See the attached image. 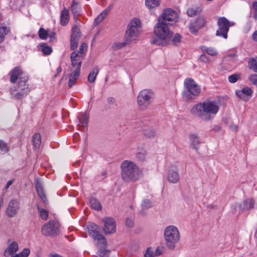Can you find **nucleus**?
Masks as SVG:
<instances>
[{
	"instance_id": "69168bd1",
	"label": "nucleus",
	"mask_w": 257,
	"mask_h": 257,
	"mask_svg": "<svg viewBox=\"0 0 257 257\" xmlns=\"http://www.w3.org/2000/svg\"><path fill=\"white\" fill-rule=\"evenodd\" d=\"M52 257H63V256L58 254L56 253V254H53Z\"/></svg>"
},
{
	"instance_id": "4468645a",
	"label": "nucleus",
	"mask_w": 257,
	"mask_h": 257,
	"mask_svg": "<svg viewBox=\"0 0 257 257\" xmlns=\"http://www.w3.org/2000/svg\"><path fill=\"white\" fill-rule=\"evenodd\" d=\"M10 82L12 83H15L17 80L21 79V77L24 76H28L24 73L21 68L18 66L14 68L10 72Z\"/></svg>"
},
{
	"instance_id": "49530a36",
	"label": "nucleus",
	"mask_w": 257,
	"mask_h": 257,
	"mask_svg": "<svg viewBox=\"0 0 257 257\" xmlns=\"http://www.w3.org/2000/svg\"><path fill=\"white\" fill-rule=\"evenodd\" d=\"M146 153L145 152H138L136 155V159L139 162H144L146 159Z\"/></svg>"
},
{
	"instance_id": "e2e57ef3",
	"label": "nucleus",
	"mask_w": 257,
	"mask_h": 257,
	"mask_svg": "<svg viewBox=\"0 0 257 257\" xmlns=\"http://www.w3.org/2000/svg\"><path fill=\"white\" fill-rule=\"evenodd\" d=\"M161 253H162L161 250L159 248H157L155 250L154 255H155H155L158 256V255H160V254H161Z\"/></svg>"
},
{
	"instance_id": "9d476101",
	"label": "nucleus",
	"mask_w": 257,
	"mask_h": 257,
	"mask_svg": "<svg viewBox=\"0 0 257 257\" xmlns=\"http://www.w3.org/2000/svg\"><path fill=\"white\" fill-rule=\"evenodd\" d=\"M177 19L178 15L177 13L172 9H167L164 11L162 15L158 18V21L171 26L173 23L177 21Z\"/></svg>"
},
{
	"instance_id": "393cba45",
	"label": "nucleus",
	"mask_w": 257,
	"mask_h": 257,
	"mask_svg": "<svg viewBox=\"0 0 257 257\" xmlns=\"http://www.w3.org/2000/svg\"><path fill=\"white\" fill-rule=\"evenodd\" d=\"M80 70L79 69H75L70 75L68 82V85L71 88L76 82L77 79L80 75Z\"/></svg>"
},
{
	"instance_id": "1a4fd4ad",
	"label": "nucleus",
	"mask_w": 257,
	"mask_h": 257,
	"mask_svg": "<svg viewBox=\"0 0 257 257\" xmlns=\"http://www.w3.org/2000/svg\"><path fill=\"white\" fill-rule=\"evenodd\" d=\"M41 232L45 236H55L58 235L60 231L58 223L54 220L49 221L42 226Z\"/></svg>"
},
{
	"instance_id": "338daca9",
	"label": "nucleus",
	"mask_w": 257,
	"mask_h": 257,
	"mask_svg": "<svg viewBox=\"0 0 257 257\" xmlns=\"http://www.w3.org/2000/svg\"><path fill=\"white\" fill-rule=\"evenodd\" d=\"M57 71L58 72V73H59L60 72H61L62 71V69L60 67H59V68H58V69H57Z\"/></svg>"
},
{
	"instance_id": "f704fd0d",
	"label": "nucleus",
	"mask_w": 257,
	"mask_h": 257,
	"mask_svg": "<svg viewBox=\"0 0 257 257\" xmlns=\"http://www.w3.org/2000/svg\"><path fill=\"white\" fill-rule=\"evenodd\" d=\"M80 37V31L79 27L77 26H74L72 29V33L70 38H78Z\"/></svg>"
},
{
	"instance_id": "6e6d98bb",
	"label": "nucleus",
	"mask_w": 257,
	"mask_h": 257,
	"mask_svg": "<svg viewBox=\"0 0 257 257\" xmlns=\"http://www.w3.org/2000/svg\"><path fill=\"white\" fill-rule=\"evenodd\" d=\"M172 39V42L174 44L179 43L180 41L181 36L179 34H176Z\"/></svg>"
},
{
	"instance_id": "39448f33",
	"label": "nucleus",
	"mask_w": 257,
	"mask_h": 257,
	"mask_svg": "<svg viewBox=\"0 0 257 257\" xmlns=\"http://www.w3.org/2000/svg\"><path fill=\"white\" fill-rule=\"evenodd\" d=\"M185 90L182 92V97L186 101L195 99L201 93L200 86L191 78H187L184 81Z\"/></svg>"
},
{
	"instance_id": "3c124183",
	"label": "nucleus",
	"mask_w": 257,
	"mask_h": 257,
	"mask_svg": "<svg viewBox=\"0 0 257 257\" xmlns=\"http://www.w3.org/2000/svg\"><path fill=\"white\" fill-rule=\"evenodd\" d=\"M144 257H155L154 251L151 247L147 249Z\"/></svg>"
},
{
	"instance_id": "ea45409f",
	"label": "nucleus",
	"mask_w": 257,
	"mask_h": 257,
	"mask_svg": "<svg viewBox=\"0 0 257 257\" xmlns=\"http://www.w3.org/2000/svg\"><path fill=\"white\" fill-rule=\"evenodd\" d=\"M249 68L254 72H257V60L254 58L250 59L248 62Z\"/></svg>"
},
{
	"instance_id": "2eb2a0df",
	"label": "nucleus",
	"mask_w": 257,
	"mask_h": 257,
	"mask_svg": "<svg viewBox=\"0 0 257 257\" xmlns=\"http://www.w3.org/2000/svg\"><path fill=\"white\" fill-rule=\"evenodd\" d=\"M254 201L251 198L247 199L242 203H237L235 205L234 209L238 210L239 212L243 210L251 209L254 207Z\"/></svg>"
},
{
	"instance_id": "6ab92c4d",
	"label": "nucleus",
	"mask_w": 257,
	"mask_h": 257,
	"mask_svg": "<svg viewBox=\"0 0 257 257\" xmlns=\"http://www.w3.org/2000/svg\"><path fill=\"white\" fill-rule=\"evenodd\" d=\"M19 209V202L16 199L12 200L6 209L7 214L10 217L14 216Z\"/></svg>"
},
{
	"instance_id": "79ce46f5",
	"label": "nucleus",
	"mask_w": 257,
	"mask_h": 257,
	"mask_svg": "<svg viewBox=\"0 0 257 257\" xmlns=\"http://www.w3.org/2000/svg\"><path fill=\"white\" fill-rule=\"evenodd\" d=\"M241 78V74L234 73L229 76L228 79L230 83H235L239 80Z\"/></svg>"
},
{
	"instance_id": "cd10ccee",
	"label": "nucleus",
	"mask_w": 257,
	"mask_h": 257,
	"mask_svg": "<svg viewBox=\"0 0 257 257\" xmlns=\"http://www.w3.org/2000/svg\"><path fill=\"white\" fill-rule=\"evenodd\" d=\"M98 73V69L97 67L95 66L93 68V70L89 74L88 76V81L89 83H94L95 81L97 75Z\"/></svg>"
},
{
	"instance_id": "f3484780",
	"label": "nucleus",
	"mask_w": 257,
	"mask_h": 257,
	"mask_svg": "<svg viewBox=\"0 0 257 257\" xmlns=\"http://www.w3.org/2000/svg\"><path fill=\"white\" fill-rule=\"evenodd\" d=\"M180 175L177 171L174 168H170L167 173V180L171 184H177L180 181Z\"/></svg>"
},
{
	"instance_id": "c756f323",
	"label": "nucleus",
	"mask_w": 257,
	"mask_h": 257,
	"mask_svg": "<svg viewBox=\"0 0 257 257\" xmlns=\"http://www.w3.org/2000/svg\"><path fill=\"white\" fill-rule=\"evenodd\" d=\"M202 12L200 7L191 8L187 11V14L189 17H193L199 14Z\"/></svg>"
},
{
	"instance_id": "a19ab883",
	"label": "nucleus",
	"mask_w": 257,
	"mask_h": 257,
	"mask_svg": "<svg viewBox=\"0 0 257 257\" xmlns=\"http://www.w3.org/2000/svg\"><path fill=\"white\" fill-rule=\"evenodd\" d=\"M42 47V51L45 55H49L52 52V49L51 47L47 46L44 43L40 44Z\"/></svg>"
},
{
	"instance_id": "c9c22d12",
	"label": "nucleus",
	"mask_w": 257,
	"mask_h": 257,
	"mask_svg": "<svg viewBox=\"0 0 257 257\" xmlns=\"http://www.w3.org/2000/svg\"><path fill=\"white\" fill-rule=\"evenodd\" d=\"M194 22L196 23V25L201 29L205 26L206 23V19L204 16H201L197 18Z\"/></svg>"
},
{
	"instance_id": "5fc2aeb1",
	"label": "nucleus",
	"mask_w": 257,
	"mask_h": 257,
	"mask_svg": "<svg viewBox=\"0 0 257 257\" xmlns=\"http://www.w3.org/2000/svg\"><path fill=\"white\" fill-rule=\"evenodd\" d=\"M199 60L203 63H207L209 61V58L205 54H202L200 55Z\"/></svg>"
},
{
	"instance_id": "aec40b11",
	"label": "nucleus",
	"mask_w": 257,
	"mask_h": 257,
	"mask_svg": "<svg viewBox=\"0 0 257 257\" xmlns=\"http://www.w3.org/2000/svg\"><path fill=\"white\" fill-rule=\"evenodd\" d=\"M8 243L10 244L8 246L7 248L5 249L4 251V255L6 257H9L10 256H12L15 255L16 252L19 249L18 244L16 241H13L11 242V239L8 240Z\"/></svg>"
},
{
	"instance_id": "6e6552de",
	"label": "nucleus",
	"mask_w": 257,
	"mask_h": 257,
	"mask_svg": "<svg viewBox=\"0 0 257 257\" xmlns=\"http://www.w3.org/2000/svg\"><path fill=\"white\" fill-rule=\"evenodd\" d=\"M218 29L216 32V35L218 37L227 38V33L230 27L234 26L235 23L233 22L229 21L225 17H222L219 18L217 22Z\"/></svg>"
},
{
	"instance_id": "f8f14e48",
	"label": "nucleus",
	"mask_w": 257,
	"mask_h": 257,
	"mask_svg": "<svg viewBox=\"0 0 257 257\" xmlns=\"http://www.w3.org/2000/svg\"><path fill=\"white\" fill-rule=\"evenodd\" d=\"M98 227L96 224L91 223L88 226V232L94 239L97 240V244L102 246H105L106 245L105 238L100 234L97 230Z\"/></svg>"
},
{
	"instance_id": "774afa93",
	"label": "nucleus",
	"mask_w": 257,
	"mask_h": 257,
	"mask_svg": "<svg viewBox=\"0 0 257 257\" xmlns=\"http://www.w3.org/2000/svg\"><path fill=\"white\" fill-rule=\"evenodd\" d=\"M232 129L234 130L235 131H237V127L236 126V125H234V126L232 127Z\"/></svg>"
},
{
	"instance_id": "0eeeda50",
	"label": "nucleus",
	"mask_w": 257,
	"mask_h": 257,
	"mask_svg": "<svg viewBox=\"0 0 257 257\" xmlns=\"http://www.w3.org/2000/svg\"><path fill=\"white\" fill-rule=\"evenodd\" d=\"M141 21L137 18L133 19L128 24L125 34V40L128 42L136 41L140 32Z\"/></svg>"
},
{
	"instance_id": "bf43d9fd",
	"label": "nucleus",
	"mask_w": 257,
	"mask_h": 257,
	"mask_svg": "<svg viewBox=\"0 0 257 257\" xmlns=\"http://www.w3.org/2000/svg\"><path fill=\"white\" fill-rule=\"evenodd\" d=\"M107 101L108 104H112L114 103L115 100L114 98H113L112 97H109L107 98Z\"/></svg>"
},
{
	"instance_id": "4d7b16f0",
	"label": "nucleus",
	"mask_w": 257,
	"mask_h": 257,
	"mask_svg": "<svg viewBox=\"0 0 257 257\" xmlns=\"http://www.w3.org/2000/svg\"><path fill=\"white\" fill-rule=\"evenodd\" d=\"M252 8L254 10V18L257 20V1L253 2Z\"/></svg>"
},
{
	"instance_id": "72a5a7b5",
	"label": "nucleus",
	"mask_w": 257,
	"mask_h": 257,
	"mask_svg": "<svg viewBox=\"0 0 257 257\" xmlns=\"http://www.w3.org/2000/svg\"><path fill=\"white\" fill-rule=\"evenodd\" d=\"M71 10L74 16L79 15L80 12V8L78 4L73 1L71 5Z\"/></svg>"
},
{
	"instance_id": "f257e3e1",
	"label": "nucleus",
	"mask_w": 257,
	"mask_h": 257,
	"mask_svg": "<svg viewBox=\"0 0 257 257\" xmlns=\"http://www.w3.org/2000/svg\"><path fill=\"white\" fill-rule=\"evenodd\" d=\"M219 107L214 100H206L192 106L190 113L200 119L208 121L213 119L218 112Z\"/></svg>"
},
{
	"instance_id": "37998d69",
	"label": "nucleus",
	"mask_w": 257,
	"mask_h": 257,
	"mask_svg": "<svg viewBox=\"0 0 257 257\" xmlns=\"http://www.w3.org/2000/svg\"><path fill=\"white\" fill-rule=\"evenodd\" d=\"M141 206L143 210H147L152 207V203L150 200L146 199L143 200Z\"/></svg>"
},
{
	"instance_id": "680f3d73",
	"label": "nucleus",
	"mask_w": 257,
	"mask_h": 257,
	"mask_svg": "<svg viewBox=\"0 0 257 257\" xmlns=\"http://www.w3.org/2000/svg\"><path fill=\"white\" fill-rule=\"evenodd\" d=\"M252 39L255 41L257 42V30L255 31L252 35Z\"/></svg>"
},
{
	"instance_id": "b1692460",
	"label": "nucleus",
	"mask_w": 257,
	"mask_h": 257,
	"mask_svg": "<svg viewBox=\"0 0 257 257\" xmlns=\"http://www.w3.org/2000/svg\"><path fill=\"white\" fill-rule=\"evenodd\" d=\"M35 187L38 196L44 203L47 204L48 201L42 184L37 182L35 185Z\"/></svg>"
},
{
	"instance_id": "c03bdc74",
	"label": "nucleus",
	"mask_w": 257,
	"mask_h": 257,
	"mask_svg": "<svg viewBox=\"0 0 257 257\" xmlns=\"http://www.w3.org/2000/svg\"><path fill=\"white\" fill-rule=\"evenodd\" d=\"M131 43V42H128L127 41H125L124 38L123 42L115 43L113 45V48L115 50L120 49L126 46L127 44Z\"/></svg>"
},
{
	"instance_id": "20e7f679",
	"label": "nucleus",
	"mask_w": 257,
	"mask_h": 257,
	"mask_svg": "<svg viewBox=\"0 0 257 257\" xmlns=\"http://www.w3.org/2000/svg\"><path fill=\"white\" fill-rule=\"evenodd\" d=\"M28 76L21 77L18 80L17 85L10 88V92L12 97L16 99H20L27 96L30 91L29 85L28 83Z\"/></svg>"
},
{
	"instance_id": "c85d7f7f",
	"label": "nucleus",
	"mask_w": 257,
	"mask_h": 257,
	"mask_svg": "<svg viewBox=\"0 0 257 257\" xmlns=\"http://www.w3.org/2000/svg\"><path fill=\"white\" fill-rule=\"evenodd\" d=\"M89 203L90 207L98 211L101 210L102 206L101 204L96 199L93 198H91L90 199Z\"/></svg>"
},
{
	"instance_id": "f03ea898",
	"label": "nucleus",
	"mask_w": 257,
	"mask_h": 257,
	"mask_svg": "<svg viewBox=\"0 0 257 257\" xmlns=\"http://www.w3.org/2000/svg\"><path fill=\"white\" fill-rule=\"evenodd\" d=\"M122 180L125 183L135 182L143 177V171L134 162L123 161L120 166Z\"/></svg>"
},
{
	"instance_id": "2f4dec72",
	"label": "nucleus",
	"mask_w": 257,
	"mask_h": 257,
	"mask_svg": "<svg viewBox=\"0 0 257 257\" xmlns=\"http://www.w3.org/2000/svg\"><path fill=\"white\" fill-rule=\"evenodd\" d=\"M10 31L9 27L6 26L0 27V43H2L4 41L5 36L9 33Z\"/></svg>"
},
{
	"instance_id": "13d9d810",
	"label": "nucleus",
	"mask_w": 257,
	"mask_h": 257,
	"mask_svg": "<svg viewBox=\"0 0 257 257\" xmlns=\"http://www.w3.org/2000/svg\"><path fill=\"white\" fill-rule=\"evenodd\" d=\"M134 224V221L131 218H127L126 220V224L128 227H132Z\"/></svg>"
},
{
	"instance_id": "a211bd4d",
	"label": "nucleus",
	"mask_w": 257,
	"mask_h": 257,
	"mask_svg": "<svg viewBox=\"0 0 257 257\" xmlns=\"http://www.w3.org/2000/svg\"><path fill=\"white\" fill-rule=\"evenodd\" d=\"M82 56L76 51L73 52L70 55L71 65L73 67H76L75 69L80 70L82 63Z\"/></svg>"
},
{
	"instance_id": "dca6fc26",
	"label": "nucleus",
	"mask_w": 257,
	"mask_h": 257,
	"mask_svg": "<svg viewBox=\"0 0 257 257\" xmlns=\"http://www.w3.org/2000/svg\"><path fill=\"white\" fill-rule=\"evenodd\" d=\"M252 90L249 87H245L235 91L236 95L244 101H248L251 97Z\"/></svg>"
},
{
	"instance_id": "5701e85b",
	"label": "nucleus",
	"mask_w": 257,
	"mask_h": 257,
	"mask_svg": "<svg viewBox=\"0 0 257 257\" xmlns=\"http://www.w3.org/2000/svg\"><path fill=\"white\" fill-rule=\"evenodd\" d=\"M79 127H83L84 128L87 127L89 115L87 113H81L79 115Z\"/></svg>"
},
{
	"instance_id": "412c9836",
	"label": "nucleus",
	"mask_w": 257,
	"mask_h": 257,
	"mask_svg": "<svg viewBox=\"0 0 257 257\" xmlns=\"http://www.w3.org/2000/svg\"><path fill=\"white\" fill-rule=\"evenodd\" d=\"M60 24L63 26H65L68 23L69 20V12L64 8L60 13Z\"/></svg>"
},
{
	"instance_id": "7c9ffc66",
	"label": "nucleus",
	"mask_w": 257,
	"mask_h": 257,
	"mask_svg": "<svg viewBox=\"0 0 257 257\" xmlns=\"http://www.w3.org/2000/svg\"><path fill=\"white\" fill-rule=\"evenodd\" d=\"M160 0H145V4L149 9H152L158 7Z\"/></svg>"
},
{
	"instance_id": "423d86ee",
	"label": "nucleus",
	"mask_w": 257,
	"mask_h": 257,
	"mask_svg": "<svg viewBox=\"0 0 257 257\" xmlns=\"http://www.w3.org/2000/svg\"><path fill=\"white\" fill-rule=\"evenodd\" d=\"M164 234L167 247L170 249H174L180 238L178 228L175 226L169 225L165 229Z\"/></svg>"
},
{
	"instance_id": "603ef678",
	"label": "nucleus",
	"mask_w": 257,
	"mask_h": 257,
	"mask_svg": "<svg viewBox=\"0 0 257 257\" xmlns=\"http://www.w3.org/2000/svg\"><path fill=\"white\" fill-rule=\"evenodd\" d=\"M249 80L252 84L255 85L257 83V74H252L249 77Z\"/></svg>"
},
{
	"instance_id": "bb28decb",
	"label": "nucleus",
	"mask_w": 257,
	"mask_h": 257,
	"mask_svg": "<svg viewBox=\"0 0 257 257\" xmlns=\"http://www.w3.org/2000/svg\"><path fill=\"white\" fill-rule=\"evenodd\" d=\"M200 49L203 52H206L208 55L215 56L218 54L217 50L213 47H207L205 46L202 45L200 47Z\"/></svg>"
},
{
	"instance_id": "4c0bfd02",
	"label": "nucleus",
	"mask_w": 257,
	"mask_h": 257,
	"mask_svg": "<svg viewBox=\"0 0 257 257\" xmlns=\"http://www.w3.org/2000/svg\"><path fill=\"white\" fill-rule=\"evenodd\" d=\"M30 253V249L29 248H25L20 253H15L12 257H28Z\"/></svg>"
},
{
	"instance_id": "0e129e2a",
	"label": "nucleus",
	"mask_w": 257,
	"mask_h": 257,
	"mask_svg": "<svg viewBox=\"0 0 257 257\" xmlns=\"http://www.w3.org/2000/svg\"><path fill=\"white\" fill-rule=\"evenodd\" d=\"M55 33H53L50 35V40H52V39H55Z\"/></svg>"
},
{
	"instance_id": "864d4df0",
	"label": "nucleus",
	"mask_w": 257,
	"mask_h": 257,
	"mask_svg": "<svg viewBox=\"0 0 257 257\" xmlns=\"http://www.w3.org/2000/svg\"><path fill=\"white\" fill-rule=\"evenodd\" d=\"M87 48V45L86 43H82L80 47L79 48V50L78 52L80 55L82 56V54L84 53V51H86Z\"/></svg>"
},
{
	"instance_id": "4be33fe9",
	"label": "nucleus",
	"mask_w": 257,
	"mask_h": 257,
	"mask_svg": "<svg viewBox=\"0 0 257 257\" xmlns=\"http://www.w3.org/2000/svg\"><path fill=\"white\" fill-rule=\"evenodd\" d=\"M189 141L191 144V147L193 149L197 150L201 143L199 137L194 134H191L189 136Z\"/></svg>"
},
{
	"instance_id": "052dcab7",
	"label": "nucleus",
	"mask_w": 257,
	"mask_h": 257,
	"mask_svg": "<svg viewBox=\"0 0 257 257\" xmlns=\"http://www.w3.org/2000/svg\"><path fill=\"white\" fill-rule=\"evenodd\" d=\"M14 180H9L6 184V185L5 186V188L6 190H7L13 183Z\"/></svg>"
},
{
	"instance_id": "de8ad7c7",
	"label": "nucleus",
	"mask_w": 257,
	"mask_h": 257,
	"mask_svg": "<svg viewBox=\"0 0 257 257\" xmlns=\"http://www.w3.org/2000/svg\"><path fill=\"white\" fill-rule=\"evenodd\" d=\"M0 150L5 153L8 152L9 150V148L7 143L1 140H0Z\"/></svg>"
},
{
	"instance_id": "473e14b6",
	"label": "nucleus",
	"mask_w": 257,
	"mask_h": 257,
	"mask_svg": "<svg viewBox=\"0 0 257 257\" xmlns=\"http://www.w3.org/2000/svg\"><path fill=\"white\" fill-rule=\"evenodd\" d=\"M33 146L35 148L39 149L41 144V135L40 134H36L33 137Z\"/></svg>"
},
{
	"instance_id": "7ed1b4c3",
	"label": "nucleus",
	"mask_w": 257,
	"mask_h": 257,
	"mask_svg": "<svg viewBox=\"0 0 257 257\" xmlns=\"http://www.w3.org/2000/svg\"><path fill=\"white\" fill-rule=\"evenodd\" d=\"M169 26L170 25L168 24L158 21L154 28V33L157 38L152 39L151 43L162 46L169 45L174 34L170 30Z\"/></svg>"
},
{
	"instance_id": "9b49d317",
	"label": "nucleus",
	"mask_w": 257,
	"mask_h": 257,
	"mask_svg": "<svg viewBox=\"0 0 257 257\" xmlns=\"http://www.w3.org/2000/svg\"><path fill=\"white\" fill-rule=\"evenodd\" d=\"M154 96V93L150 89H144L140 92L138 96V103L139 106L143 108L149 105Z\"/></svg>"
},
{
	"instance_id": "09e8293b",
	"label": "nucleus",
	"mask_w": 257,
	"mask_h": 257,
	"mask_svg": "<svg viewBox=\"0 0 257 257\" xmlns=\"http://www.w3.org/2000/svg\"><path fill=\"white\" fill-rule=\"evenodd\" d=\"M79 39L78 38H70V49L73 50H74L78 46Z\"/></svg>"
},
{
	"instance_id": "a878e982",
	"label": "nucleus",
	"mask_w": 257,
	"mask_h": 257,
	"mask_svg": "<svg viewBox=\"0 0 257 257\" xmlns=\"http://www.w3.org/2000/svg\"><path fill=\"white\" fill-rule=\"evenodd\" d=\"M109 12V9L106 8L95 19L94 24L95 26L100 24L103 20L107 16Z\"/></svg>"
},
{
	"instance_id": "8fccbe9b",
	"label": "nucleus",
	"mask_w": 257,
	"mask_h": 257,
	"mask_svg": "<svg viewBox=\"0 0 257 257\" xmlns=\"http://www.w3.org/2000/svg\"><path fill=\"white\" fill-rule=\"evenodd\" d=\"M97 254L99 257H108L109 254V250L100 249L98 250Z\"/></svg>"
},
{
	"instance_id": "a18cd8bd",
	"label": "nucleus",
	"mask_w": 257,
	"mask_h": 257,
	"mask_svg": "<svg viewBox=\"0 0 257 257\" xmlns=\"http://www.w3.org/2000/svg\"><path fill=\"white\" fill-rule=\"evenodd\" d=\"M39 37L41 39L46 40L48 37V32L44 28H40L38 32Z\"/></svg>"
},
{
	"instance_id": "e433bc0d",
	"label": "nucleus",
	"mask_w": 257,
	"mask_h": 257,
	"mask_svg": "<svg viewBox=\"0 0 257 257\" xmlns=\"http://www.w3.org/2000/svg\"><path fill=\"white\" fill-rule=\"evenodd\" d=\"M37 208L39 212L41 218L43 220H47L49 215L48 212L43 208H41L39 205L37 206Z\"/></svg>"
},
{
	"instance_id": "ddd939ff",
	"label": "nucleus",
	"mask_w": 257,
	"mask_h": 257,
	"mask_svg": "<svg viewBox=\"0 0 257 257\" xmlns=\"http://www.w3.org/2000/svg\"><path fill=\"white\" fill-rule=\"evenodd\" d=\"M104 223L103 231L106 234H111L115 232L116 225L113 218L105 217L102 220Z\"/></svg>"
},
{
	"instance_id": "58836bf2",
	"label": "nucleus",
	"mask_w": 257,
	"mask_h": 257,
	"mask_svg": "<svg viewBox=\"0 0 257 257\" xmlns=\"http://www.w3.org/2000/svg\"><path fill=\"white\" fill-rule=\"evenodd\" d=\"M200 29V27L196 25V23H195L194 21L190 24L189 30L191 33L196 35Z\"/></svg>"
}]
</instances>
